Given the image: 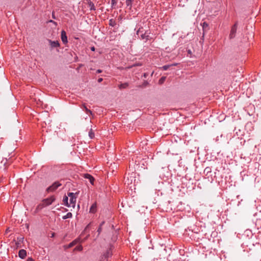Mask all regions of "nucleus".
Listing matches in <instances>:
<instances>
[{
  "label": "nucleus",
  "instance_id": "f257e3e1",
  "mask_svg": "<svg viewBox=\"0 0 261 261\" xmlns=\"http://www.w3.org/2000/svg\"><path fill=\"white\" fill-rule=\"evenodd\" d=\"M256 245L258 243L256 242V239L246 240V251L252 255L256 252Z\"/></svg>",
  "mask_w": 261,
  "mask_h": 261
},
{
  "label": "nucleus",
  "instance_id": "f03ea898",
  "mask_svg": "<svg viewBox=\"0 0 261 261\" xmlns=\"http://www.w3.org/2000/svg\"><path fill=\"white\" fill-rule=\"evenodd\" d=\"M112 255V246L108 248L100 256L99 261H108Z\"/></svg>",
  "mask_w": 261,
  "mask_h": 261
},
{
  "label": "nucleus",
  "instance_id": "7ed1b4c3",
  "mask_svg": "<svg viewBox=\"0 0 261 261\" xmlns=\"http://www.w3.org/2000/svg\"><path fill=\"white\" fill-rule=\"evenodd\" d=\"M62 184H60L59 181H55L46 189V192L48 193L54 192Z\"/></svg>",
  "mask_w": 261,
  "mask_h": 261
},
{
  "label": "nucleus",
  "instance_id": "20e7f679",
  "mask_svg": "<svg viewBox=\"0 0 261 261\" xmlns=\"http://www.w3.org/2000/svg\"><path fill=\"white\" fill-rule=\"evenodd\" d=\"M55 196L53 195L47 198L43 199L42 201V203L44 205V207H46L51 204L52 203L55 201Z\"/></svg>",
  "mask_w": 261,
  "mask_h": 261
},
{
  "label": "nucleus",
  "instance_id": "39448f33",
  "mask_svg": "<svg viewBox=\"0 0 261 261\" xmlns=\"http://www.w3.org/2000/svg\"><path fill=\"white\" fill-rule=\"evenodd\" d=\"M150 30H146L144 32V33L141 34L140 36H139V38L142 40H145V42L148 40H151L152 38L150 36Z\"/></svg>",
  "mask_w": 261,
  "mask_h": 261
},
{
  "label": "nucleus",
  "instance_id": "423d86ee",
  "mask_svg": "<svg viewBox=\"0 0 261 261\" xmlns=\"http://www.w3.org/2000/svg\"><path fill=\"white\" fill-rule=\"evenodd\" d=\"M256 239V236L253 234L251 230L246 229V240Z\"/></svg>",
  "mask_w": 261,
  "mask_h": 261
},
{
  "label": "nucleus",
  "instance_id": "0eeeda50",
  "mask_svg": "<svg viewBox=\"0 0 261 261\" xmlns=\"http://www.w3.org/2000/svg\"><path fill=\"white\" fill-rule=\"evenodd\" d=\"M237 23H236L231 28L230 33L229 34L230 39L233 38L237 32Z\"/></svg>",
  "mask_w": 261,
  "mask_h": 261
},
{
  "label": "nucleus",
  "instance_id": "6e6552de",
  "mask_svg": "<svg viewBox=\"0 0 261 261\" xmlns=\"http://www.w3.org/2000/svg\"><path fill=\"white\" fill-rule=\"evenodd\" d=\"M61 38L62 40V41L64 44H66L68 42L67 40V37L66 35V33L64 30H62L61 31Z\"/></svg>",
  "mask_w": 261,
  "mask_h": 261
},
{
  "label": "nucleus",
  "instance_id": "1a4fd4ad",
  "mask_svg": "<svg viewBox=\"0 0 261 261\" xmlns=\"http://www.w3.org/2000/svg\"><path fill=\"white\" fill-rule=\"evenodd\" d=\"M250 28H251V32L250 33H248V36H247V40H248V41L249 42L252 41L253 40V38H254V32H253V30L254 29L253 28L252 26H250Z\"/></svg>",
  "mask_w": 261,
  "mask_h": 261
},
{
  "label": "nucleus",
  "instance_id": "9d476101",
  "mask_svg": "<svg viewBox=\"0 0 261 261\" xmlns=\"http://www.w3.org/2000/svg\"><path fill=\"white\" fill-rule=\"evenodd\" d=\"M81 108L83 110L85 111L86 114L88 115H92V111L87 108L86 103H83L81 106Z\"/></svg>",
  "mask_w": 261,
  "mask_h": 261
},
{
  "label": "nucleus",
  "instance_id": "9b49d317",
  "mask_svg": "<svg viewBox=\"0 0 261 261\" xmlns=\"http://www.w3.org/2000/svg\"><path fill=\"white\" fill-rule=\"evenodd\" d=\"M48 42L52 48H56L60 46V43L58 41H52L49 39Z\"/></svg>",
  "mask_w": 261,
  "mask_h": 261
},
{
  "label": "nucleus",
  "instance_id": "f8f14e48",
  "mask_svg": "<svg viewBox=\"0 0 261 261\" xmlns=\"http://www.w3.org/2000/svg\"><path fill=\"white\" fill-rule=\"evenodd\" d=\"M84 177L85 178L88 179L92 185H94V182L95 179L92 175H91L89 174L86 173V174H84Z\"/></svg>",
  "mask_w": 261,
  "mask_h": 261
},
{
  "label": "nucleus",
  "instance_id": "ddd939ff",
  "mask_svg": "<svg viewBox=\"0 0 261 261\" xmlns=\"http://www.w3.org/2000/svg\"><path fill=\"white\" fill-rule=\"evenodd\" d=\"M77 243L76 240H74L71 243H70L69 244L65 245L63 246V248L64 250H67V249L70 248L72 247H73L74 245H75Z\"/></svg>",
  "mask_w": 261,
  "mask_h": 261
},
{
  "label": "nucleus",
  "instance_id": "4468645a",
  "mask_svg": "<svg viewBox=\"0 0 261 261\" xmlns=\"http://www.w3.org/2000/svg\"><path fill=\"white\" fill-rule=\"evenodd\" d=\"M27 256V251L24 249H20L18 252V256L22 259H24Z\"/></svg>",
  "mask_w": 261,
  "mask_h": 261
},
{
  "label": "nucleus",
  "instance_id": "2eb2a0df",
  "mask_svg": "<svg viewBox=\"0 0 261 261\" xmlns=\"http://www.w3.org/2000/svg\"><path fill=\"white\" fill-rule=\"evenodd\" d=\"M97 211V204L96 202L94 203L91 206L89 210L90 213L95 214Z\"/></svg>",
  "mask_w": 261,
  "mask_h": 261
},
{
  "label": "nucleus",
  "instance_id": "dca6fc26",
  "mask_svg": "<svg viewBox=\"0 0 261 261\" xmlns=\"http://www.w3.org/2000/svg\"><path fill=\"white\" fill-rule=\"evenodd\" d=\"M76 198H77V196H75V197H70V199H69V201H70L69 204H70V206H72L73 208L75 206Z\"/></svg>",
  "mask_w": 261,
  "mask_h": 261
},
{
  "label": "nucleus",
  "instance_id": "f3484780",
  "mask_svg": "<svg viewBox=\"0 0 261 261\" xmlns=\"http://www.w3.org/2000/svg\"><path fill=\"white\" fill-rule=\"evenodd\" d=\"M43 207H44V205L42 204V203L41 202V203H40L39 204H38L37 205V206L36 207V208H35L33 214L34 215H35L36 214H37L40 210H41Z\"/></svg>",
  "mask_w": 261,
  "mask_h": 261
},
{
  "label": "nucleus",
  "instance_id": "a211bd4d",
  "mask_svg": "<svg viewBox=\"0 0 261 261\" xmlns=\"http://www.w3.org/2000/svg\"><path fill=\"white\" fill-rule=\"evenodd\" d=\"M63 202L65 206L70 207V204L68 203V197L66 195L63 196Z\"/></svg>",
  "mask_w": 261,
  "mask_h": 261
},
{
  "label": "nucleus",
  "instance_id": "6ab92c4d",
  "mask_svg": "<svg viewBox=\"0 0 261 261\" xmlns=\"http://www.w3.org/2000/svg\"><path fill=\"white\" fill-rule=\"evenodd\" d=\"M201 25L202 26L203 35H204L205 32L208 30V24L206 22H203Z\"/></svg>",
  "mask_w": 261,
  "mask_h": 261
},
{
  "label": "nucleus",
  "instance_id": "aec40b11",
  "mask_svg": "<svg viewBox=\"0 0 261 261\" xmlns=\"http://www.w3.org/2000/svg\"><path fill=\"white\" fill-rule=\"evenodd\" d=\"M248 108H250V109L252 110L251 113L249 112L248 110H247V113L249 115L251 116L254 112V110H255L254 106L253 105H251V103H250V105L248 106ZM246 111H247V110H246Z\"/></svg>",
  "mask_w": 261,
  "mask_h": 261
},
{
  "label": "nucleus",
  "instance_id": "412c9836",
  "mask_svg": "<svg viewBox=\"0 0 261 261\" xmlns=\"http://www.w3.org/2000/svg\"><path fill=\"white\" fill-rule=\"evenodd\" d=\"M134 2V0H126L125 4L127 7H129V9L131 10L132 8V4Z\"/></svg>",
  "mask_w": 261,
  "mask_h": 261
},
{
  "label": "nucleus",
  "instance_id": "4be33fe9",
  "mask_svg": "<svg viewBox=\"0 0 261 261\" xmlns=\"http://www.w3.org/2000/svg\"><path fill=\"white\" fill-rule=\"evenodd\" d=\"M145 30H144L143 28L142 27H139L138 30L136 32V35L139 36H140L141 34L144 33Z\"/></svg>",
  "mask_w": 261,
  "mask_h": 261
},
{
  "label": "nucleus",
  "instance_id": "5701e85b",
  "mask_svg": "<svg viewBox=\"0 0 261 261\" xmlns=\"http://www.w3.org/2000/svg\"><path fill=\"white\" fill-rule=\"evenodd\" d=\"M212 169L210 167H206L204 170V173L205 174L206 176H208L209 173H211Z\"/></svg>",
  "mask_w": 261,
  "mask_h": 261
},
{
  "label": "nucleus",
  "instance_id": "b1692460",
  "mask_svg": "<svg viewBox=\"0 0 261 261\" xmlns=\"http://www.w3.org/2000/svg\"><path fill=\"white\" fill-rule=\"evenodd\" d=\"M105 224V222L104 221H102L99 225L98 229H97V232H98V236H99L100 234V233H101V231H102V225Z\"/></svg>",
  "mask_w": 261,
  "mask_h": 261
},
{
  "label": "nucleus",
  "instance_id": "393cba45",
  "mask_svg": "<svg viewBox=\"0 0 261 261\" xmlns=\"http://www.w3.org/2000/svg\"><path fill=\"white\" fill-rule=\"evenodd\" d=\"M128 86V84L127 83H123V84H121L119 86V88L120 89H125Z\"/></svg>",
  "mask_w": 261,
  "mask_h": 261
},
{
  "label": "nucleus",
  "instance_id": "a878e982",
  "mask_svg": "<svg viewBox=\"0 0 261 261\" xmlns=\"http://www.w3.org/2000/svg\"><path fill=\"white\" fill-rule=\"evenodd\" d=\"M72 213L70 212H69L66 215L63 216L62 219L64 220H65V219H67L68 218H72Z\"/></svg>",
  "mask_w": 261,
  "mask_h": 261
},
{
  "label": "nucleus",
  "instance_id": "bb28decb",
  "mask_svg": "<svg viewBox=\"0 0 261 261\" xmlns=\"http://www.w3.org/2000/svg\"><path fill=\"white\" fill-rule=\"evenodd\" d=\"M109 25L114 27L116 25V22L113 19H111L109 20Z\"/></svg>",
  "mask_w": 261,
  "mask_h": 261
},
{
  "label": "nucleus",
  "instance_id": "cd10ccee",
  "mask_svg": "<svg viewBox=\"0 0 261 261\" xmlns=\"http://www.w3.org/2000/svg\"><path fill=\"white\" fill-rule=\"evenodd\" d=\"M88 7L90 8V11H95L96 10V7L94 5V4L92 2L89 5H88Z\"/></svg>",
  "mask_w": 261,
  "mask_h": 261
},
{
  "label": "nucleus",
  "instance_id": "c85d7f7f",
  "mask_svg": "<svg viewBox=\"0 0 261 261\" xmlns=\"http://www.w3.org/2000/svg\"><path fill=\"white\" fill-rule=\"evenodd\" d=\"M118 2V0H111V7L112 9L115 8Z\"/></svg>",
  "mask_w": 261,
  "mask_h": 261
},
{
  "label": "nucleus",
  "instance_id": "c756f323",
  "mask_svg": "<svg viewBox=\"0 0 261 261\" xmlns=\"http://www.w3.org/2000/svg\"><path fill=\"white\" fill-rule=\"evenodd\" d=\"M89 136L90 139H93L94 138V137H95L94 133L93 132L92 128H91L90 131L89 132Z\"/></svg>",
  "mask_w": 261,
  "mask_h": 261
},
{
  "label": "nucleus",
  "instance_id": "7c9ffc66",
  "mask_svg": "<svg viewBox=\"0 0 261 261\" xmlns=\"http://www.w3.org/2000/svg\"><path fill=\"white\" fill-rule=\"evenodd\" d=\"M83 246L82 245H78L74 248V251H81L83 250Z\"/></svg>",
  "mask_w": 261,
  "mask_h": 261
},
{
  "label": "nucleus",
  "instance_id": "2f4dec72",
  "mask_svg": "<svg viewBox=\"0 0 261 261\" xmlns=\"http://www.w3.org/2000/svg\"><path fill=\"white\" fill-rule=\"evenodd\" d=\"M78 195V193H74L73 192H68L67 196L69 198L76 196L75 195Z\"/></svg>",
  "mask_w": 261,
  "mask_h": 261
},
{
  "label": "nucleus",
  "instance_id": "473e14b6",
  "mask_svg": "<svg viewBox=\"0 0 261 261\" xmlns=\"http://www.w3.org/2000/svg\"><path fill=\"white\" fill-rule=\"evenodd\" d=\"M170 67H171V65L170 64L169 65H165L161 67V68L163 70H168Z\"/></svg>",
  "mask_w": 261,
  "mask_h": 261
},
{
  "label": "nucleus",
  "instance_id": "72a5a7b5",
  "mask_svg": "<svg viewBox=\"0 0 261 261\" xmlns=\"http://www.w3.org/2000/svg\"><path fill=\"white\" fill-rule=\"evenodd\" d=\"M166 77L165 76H162L160 80H159V83L160 84H162L164 81H165L166 80Z\"/></svg>",
  "mask_w": 261,
  "mask_h": 261
},
{
  "label": "nucleus",
  "instance_id": "f704fd0d",
  "mask_svg": "<svg viewBox=\"0 0 261 261\" xmlns=\"http://www.w3.org/2000/svg\"><path fill=\"white\" fill-rule=\"evenodd\" d=\"M51 16H52V18H53V19H57V18H56V15H55V11H53L52 12V13H51Z\"/></svg>",
  "mask_w": 261,
  "mask_h": 261
},
{
  "label": "nucleus",
  "instance_id": "c9c22d12",
  "mask_svg": "<svg viewBox=\"0 0 261 261\" xmlns=\"http://www.w3.org/2000/svg\"><path fill=\"white\" fill-rule=\"evenodd\" d=\"M49 22H51L52 23H53L54 24H55V25H57V22H56V21L53 20H49L48 21Z\"/></svg>",
  "mask_w": 261,
  "mask_h": 261
},
{
  "label": "nucleus",
  "instance_id": "e433bc0d",
  "mask_svg": "<svg viewBox=\"0 0 261 261\" xmlns=\"http://www.w3.org/2000/svg\"><path fill=\"white\" fill-rule=\"evenodd\" d=\"M26 261H35V260L32 257H30L27 258Z\"/></svg>",
  "mask_w": 261,
  "mask_h": 261
},
{
  "label": "nucleus",
  "instance_id": "4c0bfd02",
  "mask_svg": "<svg viewBox=\"0 0 261 261\" xmlns=\"http://www.w3.org/2000/svg\"><path fill=\"white\" fill-rule=\"evenodd\" d=\"M247 93H248H248H249V94H250V93H252V90H251V88H248L247 89Z\"/></svg>",
  "mask_w": 261,
  "mask_h": 261
},
{
  "label": "nucleus",
  "instance_id": "58836bf2",
  "mask_svg": "<svg viewBox=\"0 0 261 261\" xmlns=\"http://www.w3.org/2000/svg\"><path fill=\"white\" fill-rule=\"evenodd\" d=\"M86 4L88 5H89L90 4H91V3H92V2L91 1V0H86Z\"/></svg>",
  "mask_w": 261,
  "mask_h": 261
},
{
  "label": "nucleus",
  "instance_id": "ea45409f",
  "mask_svg": "<svg viewBox=\"0 0 261 261\" xmlns=\"http://www.w3.org/2000/svg\"><path fill=\"white\" fill-rule=\"evenodd\" d=\"M148 76V73H144L143 74V77H145V78H146Z\"/></svg>",
  "mask_w": 261,
  "mask_h": 261
},
{
  "label": "nucleus",
  "instance_id": "a19ab883",
  "mask_svg": "<svg viewBox=\"0 0 261 261\" xmlns=\"http://www.w3.org/2000/svg\"><path fill=\"white\" fill-rule=\"evenodd\" d=\"M102 81H103V79H102V78H99V79H98V81H98V83H100V82H101Z\"/></svg>",
  "mask_w": 261,
  "mask_h": 261
},
{
  "label": "nucleus",
  "instance_id": "79ce46f5",
  "mask_svg": "<svg viewBox=\"0 0 261 261\" xmlns=\"http://www.w3.org/2000/svg\"><path fill=\"white\" fill-rule=\"evenodd\" d=\"M101 72H102V70L101 69H98L96 71V73H101Z\"/></svg>",
  "mask_w": 261,
  "mask_h": 261
},
{
  "label": "nucleus",
  "instance_id": "37998d69",
  "mask_svg": "<svg viewBox=\"0 0 261 261\" xmlns=\"http://www.w3.org/2000/svg\"><path fill=\"white\" fill-rule=\"evenodd\" d=\"M178 64V63H173V64H170V65H171V66H177V65Z\"/></svg>",
  "mask_w": 261,
  "mask_h": 261
},
{
  "label": "nucleus",
  "instance_id": "c03bdc74",
  "mask_svg": "<svg viewBox=\"0 0 261 261\" xmlns=\"http://www.w3.org/2000/svg\"><path fill=\"white\" fill-rule=\"evenodd\" d=\"M90 224H91V223H89V224H88V225H87V226L86 227V228H85V231L87 229H88V228L89 227V226H90Z\"/></svg>",
  "mask_w": 261,
  "mask_h": 261
},
{
  "label": "nucleus",
  "instance_id": "a18cd8bd",
  "mask_svg": "<svg viewBox=\"0 0 261 261\" xmlns=\"http://www.w3.org/2000/svg\"><path fill=\"white\" fill-rule=\"evenodd\" d=\"M142 65V64L141 63H138V64H135L134 65V66H141Z\"/></svg>",
  "mask_w": 261,
  "mask_h": 261
},
{
  "label": "nucleus",
  "instance_id": "49530a36",
  "mask_svg": "<svg viewBox=\"0 0 261 261\" xmlns=\"http://www.w3.org/2000/svg\"><path fill=\"white\" fill-rule=\"evenodd\" d=\"M188 54L191 55L192 54V51L190 49H188Z\"/></svg>",
  "mask_w": 261,
  "mask_h": 261
},
{
  "label": "nucleus",
  "instance_id": "de8ad7c7",
  "mask_svg": "<svg viewBox=\"0 0 261 261\" xmlns=\"http://www.w3.org/2000/svg\"><path fill=\"white\" fill-rule=\"evenodd\" d=\"M91 49L92 50L94 51V50H95V48H94V47H92L91 48Z\"/></svg>",
  "mask_w": 261,
  "mask_h": 261
},
{
  "label": "nucleus",
  "instance_id": "09e8293b",
  "mask_svg": "<svg viewBox=\"0 0 261 261\" xmlns=\"http://www.w3.org/2000/svg\"><path fill=\"white\" fill-rule=\"evenodd\" d=\"M241 143L244 145L245 143V140H244L243 142H241Z\"/></svg>",
  "mask_w": 261,
  "mask_h": 261
},
{
  "label": "nucleus",
  "instance_id": "8fccbe9b",
  "mask_svg": "<svg viewBox=\"0 0 261 261\" xmlns=\"http://www.w3.org/2000/svg\"><path fill=\"white\" fill-rule=\"evenodd\" d=\"M54 236H55V233H53L51 234V237H54Z\"/></svg>",
  "mask_w": 261,
  "mask_h": 261
},
{
  "label": "nucleus",
  "instance_id": "3c124183",
  "mask_svg": "<svg viewBox=\"0 0 261 261\" xmlns=\"http://www.w3.org/2000/svg\"><path fill=\"white\" fill-rule=\"evenodd\" d=\"M144 84H145V85H146V84H148V82H146V81H145V82H144Z\"/></svg>",
  "mask_w": 261,
  "mask_h": 261
},
{
  "label": "nucleus",
  "instance_id": "603ef678",
  "mask_svg": "<svg viewBox=\"0 0 261 261\" xmlns=\"http://www.w3.org/2000/svg\"><path fill=\"white\" fill-rule=\"evenodd\" d=\"M23 238H21L19 239V241H20L21 240H23Z\"/></svg>",
  "mask_w": 261,
  "mask_h": 261
},
{
  "label": "nucleus",
  "instance_id": "864d4df0",
  "mask_svg": "<svg viewBox=\"0 0 261 261\" xmlns=\"http://www.w3.org/2000/svg\"><path fill=\"white\" fill-rule=\"evenodd\" d=\"M247 125H248V124H250V125H251V122H250V123H247Z\"/></svg>",
  "mask_w": 261,
  "mask_h": 261
},
{
  "label": "nucleus",
  "instance_id": "5fc2aeb1",
  "mask_svg": "<svg viewBox=\"0 0 261 261\" xmlns=\"http://www.w3.org/2000/svg\"><path fill=\"white\" fill-rule=\"evenodd\" d=\"M6 162H7V160H5V162L4 165H5V164L6 163Z\"/></svg>",
  "mask_w": 261,
  "mask_h": 261
},
{
  "label": "nucleus",
  "instance_id": "6e6d98bb",
  "mask_svg": "<svg viewBox=\"0 0 261 261\" xmlns=\"http://www.w3.org/2000/svg\"><path fill=\"white\" fill-rule=\"evenodd\" d=\"M248 27L247 26H246V30H248Z\"/></svg>",
  "mask_w": 261,
  "mask_h": 261
},
{
  "label": "nucleus",
  "instance_id": "4d7b16f0",
  "mask_svg": "<svg viewBox=\"0 0 261 261\" xmlns=\"http://www.w3.org/2000/svg\"><path fill=\"white\" fill-rule=\"evenodd\" d=\"M65 211H67V209L65 208Z\"/></svg>",
  "mask_w": 261,
  "mask_h": 261
},
{
  "label": "nucleus",
  "instance_id": "13d9d810",
  "mask_svg": "<svg viewBox=\"0 0 261 261\" xmlns=\"http://www.w3.org/2000/svg\"><path fill=\"white\" fill-rule=\"evenodd\" d=\"M237 136H239V135L238 134V133H237Z\"/></svg>",
  "mask_w": 261,
  "mask_h": 261
},
{
  "label": "nucleus",
  "instance_id": "bf43d9fd",
  "mask_svg": "<svg viewBox=\"0 0 261 261\" xmlns=\"http://www.w3.org/2000/svg\"><path fill=\"white\" fill-rule=\"evenodd\" d=\"M7 231H9V230H8V229H7V230H6V232H7Z\"/></svg>",
  "mask_w": 261,
  "mask_h": 261
}]
</instances>
